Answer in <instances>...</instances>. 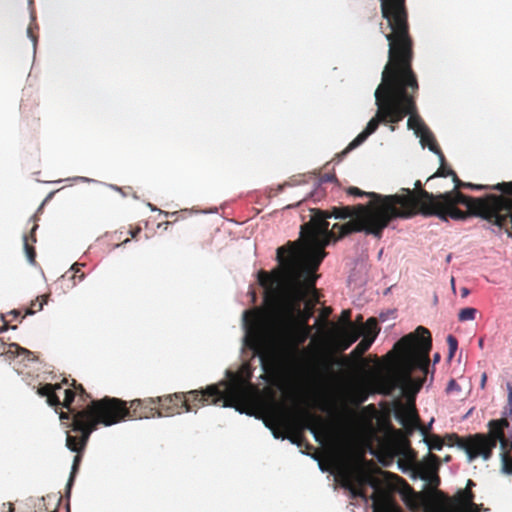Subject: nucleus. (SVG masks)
Segmentation results:
<instances>
[{"instance_id": "1", "label": "nucleus", "mask_w": 512, "mask_h": 512, "mask_svg": "<svg viewBox=\"0 0 512 512\" xmlns=\"http://www.w3.org/2000/svg\"><path fill=\"white\" fill-rule=\"evenodd\" d=\"M390 32L388 61L382 71V81L375 91L377 111L366 128L337 156L342 159L373 134L380 123L396 124L409 115L407 126L419 133L427 126L417 114L416 95L419 90L417 75L412 68L414 42L408 21H386Z\"/></svg>"}, {"instance_id": "2", "label": "nucleus", "mask_w": 512, "mask_h": 512, "mask_svg": "<svg viewBox=\"0 0 512 512\" xmlns=\"http://www.w3.org/2000/svg\"><path fill=\"white\" fill-rule=\"evenodd\" d=\"M276 261L278 265L270 272H258L265 303L274 306L282 301L287 319L306 325L320 301L315 284L322 256L305 254L299 242H287L277 248Z\"/></svg>"}, {"instance_id": "3", "label": "nucleus", "mask_w": 512, "mask_h": 512, "mask_svg": "<svg viewBox=\"0 0 512 512\" xmlns=\"http://www.w3.org/2000/svg\"><path fill=\"white\" fill-rule=\"evenodd\" d=\"M367 204L332 207L331 210L311 209L309 222L301 226L299 242L303 253L313 257L326 256L325 247L347 235L364 232L381 238L390 219L385 207L394 198L372 193Z\"/></svg>"}, {"instance_id": "4", "label": "nucleus", "mask_w": 512, "mask_h": 512, "mask_svg": "<svg viewBox=\"0 0 512 512\" xmlns=\"http://www.w3.org/2000/svg\"><path fill=\"white\" fill-rule=\"evenodd\" d=\"M432 348V338L429 330L418 326L398 340L385 359L393 362V367L386 372H373L367 381L371 391L383 395H391L397 388L414 401L416 394L426 381Z\"/></svg>"}, {"instance_id": "5", "label": "nucleus", "mask_w": 512, "mask_h": 512, "mask_svg": "<svg viewBox=\"0 0 512 512\" xmlns=\"http://www.w3.org/2000/svg\"><path fill=\"white\" fill-rule=\"evenodd\" d=\"M402 191L401 194L383 195L395 198L385 204L390 222L417 214L437 216L443 221L449 218L464 220L469 215H475L489 221V195L473 198L457 191L433 194L422 188L420 180L415 182L414 190L403 188Z\"/></svg>"}, {"instance_id": "6", "label": "nucleus", "mask_w": 512, "mask_h": 512, "mask_svg": "<svg viewBox=\"0 0 512 512\" xmlns=\"http://www.w3.org/2000/svg\"><path fill=\"white\" fill-rule=\"evenodd\" d=\"M127 402L115 397L105 396L91 402L79 412L74 414L71 430L79 435L67 434L66 446L70 450H77L87 445L91 433L99 425L111 426L128 419Z\"/></svg>"}, {"instance_id": "7", "label": "nucleus", "mask_w": 512, "mask_h": 512, "mask_svg": "<svg viewBox=\"0 0 512 512\" xmlns=\"http://www.w3.org/2000/svg\"><path fill=\"white\" fill-rule=\"evenodd\" d=\"M488 433H475L466 437H461L456 433H449L443 437L444 444L452 447L457 446L462 449L468 460L471 462L481 457L483 460H489L492 457L493 449L497 443L501 447L502 469L507 474H512V457L507 453L510 441L505 438V429L509 427V421L506 418L493 419L488 422Z\"/></svg>"}, {"instance_id": "8", "label": "nucleus", "mask_w": 512, "mask_h": 512, "mask_svg": "<svg viewBox=\"0 0 512 512\" xmlns=\"http://www.w3.org/2000/svg\"><path fill=\"white\" fill-rule=\"evenodd\" d=\"M274 424L279 429H273L275 438H288L292 443L301 445L303 432L309 430L316 441H322V435L318 427L322 424V418L311 411L307 399L302 393L294 395L292 410L282 409L272 415Z\"/></svg>"}, {"instance_id": "9", "label": "nucleus", "mask_w": 512, "mask_h": 512, "mask_svg": "<svg viewBox=\"0 0 512 512\" xmlns=\"http://www.w3.org/2000/svg\"><path fill=\"white\" fill-rule=\"evenodd\" d=\"M220 385L226 387L225 383L208 385L205 389H195L184 392L186 412H196L200 407L208 404H220L223 407H234L243 412L242 405L246 404L250 397L253 385L246 381L233 383L227 391L222 390Z\"/></svg>"}, {"instance_id": "10", "label": "nucleus", "mask_w": 512, "mask_h": 512, "mask_svg": "<svg viewBox=\"0 0 512 512\" xmlns=\"http://www.w3.org/2000/svg\"><path fill=\"white\" fill-rule=\"evenodd\" d=\"M244 316L245 318L250 316V319H245L250 347L259 356L263 366L272 364L275 360V355L273 350L263 340L264 318L262 312L258 310L245 311Z\"/></svg>"}, {"instance_id": "11", "label": "nucleus", "mask_w": 512, "mask_h": 512, "mask_svg": "<svg viewBox=\"0 0 512 512\" xmlns=\"http://www.w3.org/2000/svg\"><path fill=\"white\" fill-rule=\"evenodd\" d=\"M338 476L341 478L342 486L349 490L352 498H361L365 502L368 501V496L364 486L368 485L371 488H377L379 482L383 480L361 468L345 466L340 467Z\"/></svg>"}, {"instance_id": "12", "label": "nucleus", "mask_w": 512, "mask_h": 512, "mask_svg": "<svg viewBox=\"0 0 512 512\" xmlns=\"http://www.w3.org/2000/svg\"><path fill=\"white\" fill-rule=\"evenodd\" d=\"M489 222L512 236V197L489 194Z\"/></svg>"}, {"instance_id": "13", "label": "nucleus", "mask_w": 512, "mask_h": 512, "mask_svg": "<svg viewBox=\"0 0 512 512\" xmlns=\"http://www.w3.org/2000/svg\"><path fill=\"white\" fill-rule=\"evenodd\" d=\"M373 490L372 495L368 496V500H372V512H401L393 500L389 483L382 480Z\"/></svg>"}, {"instance_id": "14", "label": "nucleus", "mask_w": 512, "mask_h": 512, "mask_svg": "<svg viewBox=\"0 0 512 512\" xmlns=\"http://www.w3.org/2000/svg\"><path fill=\"white\" fill-rule=\"evenodd\" d=\"M473 491L460 489L448 501V507L443 512H481V506L474 502Z\"/></svg>"}, {"instance_id": "15", "label": "nucleus", "mask_w": 512, "mask_h": 512, "mask_svg": "<svg viewBox=\"0 0 512 512\" xmlns=\"http://www.w3.org/2000/svg\"><path fill=\"white\" fill-rule=\"evenodd\" d=\"M155 400L159 417L180 414L186 403L184 392L159 396Z\"/></svg>"}, {"instance_id": "16", "label": "nucleus", "mask_w": 512, "mask_h": 512, "mask_svg": "<svg viewBox=\"0 0 512 512\" xmlns=\"http://www.w3.org/2000/svg\"><path fill=\"white\" fill-rule=\"evenodd\" d=\"M155 398L134 399L127 406L128 419H143L158 416Z\"/></svg>"}, {"instance_id": "17", "label": "nucleus", "mask_w": 512, "mask_h": 512, "mask_svg": "<svg viewBox=\"0 0 512 512\" xmlns=\"http://www.w3.org/2000/svg\"><path fill=\"white\" fill-rule=\"evenodd\" d=\"M380 8L386 21H408L406 0H380Z\"/></svg>"}, {"instance_id": "18", "label": "nucleus", "mask_w": 512, "mask_h": 512, "mask_svg": "<svg viewBox=\"0 0 512 512\" xmlns=\"http://www.w3.org/2000/svg\"><path fill=\"white\" fill-rule=\"evenodd\" d=\"M311 326L307 323L303 325L297 320L288 319V323L285 326L284 333L287 340L293 345L297 346L304 343L311 333Z\"/></svg>"}, {"instance_id": "19", "label": "nucleus", "mask_w": 512, "mask_h": 512, "mask_svg": "<svg viewBox=\"0 0 512 512\" xmlns=\"http://www.w3.org/2000/svg\"><path fill=\"white\" fill-rule=\"evenodd\" d=\"M397 420L409 431L420 428V418L417 413L414 401L408 405H402L395 414Z\"/></svg>"}, {"instance_id": "20", "label": "nucleus", "mask_w": 512, "mask_h": 512, "mask_svg": "<svg viewBox=\"0 0 512 512\" xmlns=\"http://www.w3.org/2000/svg\"><path fill=\"white\" fill-rule=\"evenodd\" d=\"M361 336V330L358 328L343 327L338 335L337 345L340 351L347 350Z\"/></svg>"}, {"instance_id": "21", "label": "nucleus", "mask_w": 512, "mask_h": 512, "mask_svg": "<svg viewBox=\"0 0 512 512\" xmlns=\"http://www.w3.org/2000/svg\"><path fill=\"white\" fill-rule=\"evenodd\" d=\"M60 389L61 384L47 383L39 387L37 393L42 397H46L49 406L54 407L55 411L58 412V408H61L62 401H60L56 392Z\"/></svg>"}, {"instance_id": "22", "label": "nucleus", "mask_w": 512, "mask_h": 512, "mask_svg": "<svg viewBox=\"0 0 512 512\" xmlns=\"http://www.w3.org/2000/svg\"><path fill=\"white\" fill-rule=\"evenodd\" d=\"M76 397V391L73 390V388H68L65 390V397L64 400L61 403V409L66 408L68 411H60L59 412V418L61 420H70L72 419L71 423L74 419V414L79 412L80 410H76L75 408H72V403L74 402Z\"/></svg>"}, {"instance_id": "23", "label": "nucleus", "mask_w": 512, "mask_h": 512, "mask_svg": "<svg viewBox=\"0 0 512 512\" xmlns=\"http://www.w3.org/2000/svg\"><path fill=\"white\" fill-rule=\"evenodd\" d=\"M417 136L420 137V142L422 146H427L430 151L439 156L440 160H444V154L439 148L433 133L429 130L428 127L417 133Z\"/></svg>"}, {"instance_id": "24", "label": "nucleus", "mask_w": 512, "mask_h": 512, "mask_svg": "<svg viewBox=\"0 0 512 512\" xmlns=\"http://www.w3.org/2000/svg\"><path fill=\"white\" fill-rule=\"evenodd\" d=\"M37 228H38V224L34 223L32 229H31L30 235L29 236L25 235L23 238L24 250H25L26 256H27L29 262L32 264L35 263L36 251H35L34 246L29 243V240H31L32 243L36 242L35 231L37 230Z\"/></svg>"}, {"instance_id": "25", "label": "nucleus", "mask_w": 512, "mask_h": 512, "mask_svg": "<svg viewBox=\"0 0 512 512\" xmlns=\"http://www.w3.org/2000/svg\"><path fill=\"white\" fill-rule=\"evenodd\" d=\"M358 327L361 330V335H363L364 338L373 339V342L380 331L378 322L374 317L369 318L364 325Z\"/></svg>"}, {"instance_id": "26", "label": "nucleus", "mask_w": 512, "mask_h": 512, "mask_svg": "<svg viewBox=\"0 0 512 512\" xmlns=\"http://www.w3.org/2000/svg\"><path fill=\"white\" fill-rule=\"evenodd\" d=\"M470 189L475 190H498L502 192L503 194H506L508 196H512V182H502L498 183L496 185H481V184H473L472 187H469Z\"/></svg>"}, {"instance_id": "27", "label": "nucleus", "mask_w": 512, "mask_h": 512, "mask_svg": "<svg viewBox=\"0 0 512 512\" xmlns=\"http://www.w3.org/2000/svg\"><path fill=\"white\" fill-rule=\"evenodd\" d=\"M372 344L373 339L363 337V339L351 351L350 357L355 360H361L362 356L369 350Z\"/></svg>"}, {"instance_id": "28", "label": "nucleus", "mask_w": 512, "mask_h": 512, "mask_svg": "<svg viewBox=\"0 0 512 512\" xmlns=\"http://www.w3.org/2000/svg\"><path fill=\"white\" fill-rule=\"evenodd\" d=\"M85 447H86V445H83V446H81V448H77V450H72L73 452H76L77 454L74 456V459H73L72 469H71L70 477H69V480L67 483L68 490H70V488L74 482V478L78 472V469H79V466H80V463L82 460V452L85 449Z\"/></svg>"}, {"instance_id": "29", "label": "nucleus", "mask_w": 512, "mask_h": 512, "mask_svg": "<svg viewBox=\"0 0 512 512\" xmlns=\"http://www.w3.org/2000/svg\"><path fill=\"white\" fill-rule=\"evenodd\" d=\"M48 295H42L37 297L34 301L31 302L30 306L25 310L26 315H33L38 311H41L43 309L44 304L47 303Z\"/></svg>"}, {"instance_id": "30", "label": "nucleus", "mask_w": 512, "mask_h": 512, "mask_svg": "<svg viewBox=\"0 0 512 512\" xmlns=\"http://www.w3.org/2000/svg\"><path fill=\"white\" fill-rule=\"evenodd\" d=\"M424 440L430 450H441L444 446L443 438L437 434L427 435Z\"/></svg>"}, {"instance_id": "31", "label": "nucleus", "mask_w": 512, "mask_h": 512, "mask_svg": "<svg viewBox=\"0 0 512 512\" xmlns=\"http://www.w3.org/2000/svg\"><path fill=\"white\" fill-rule=\"evenodd\" d=\"M71 387L74 391H76V395L79 396V399L82 403H86L87 401H91V395L85 390L82 384L77 383L75 379L71 380Z\"/></svg>"}, {"instance_id": "32", "label": "nucleus", "mask_w": 512, "mask_h": 512, "mask_svg": "<svg viewBox=\"0 0 512 512\" xmlns=\"http://www.w3.org/2000/svg\"><path fill=\"white\" fill-rule=\"evenodd\" d=\"M477 312V309L472 307L463 308L459 311L458 319L461 322L472 321L475 319Z\"/></svg>"}, {"instance_id": "33", "label": "nucleus", "mask_w": 512, "mask_h": 512, "mask_svg": "<svg viewBox=\"0 0 512 512\" xmlns=\"http://www.w3.org/2000/svg\"><path fill=\"white\" fill-rule=\"evenodd\" d=\"M441 162V165L440 167L438 168L437 172L432 175L431 177L428 178V181L433 178V177H447V176H451L452 178L454 177V175L456 174L450 167H448L445 163V159L442 161L440 160Z\"/></svg>"}, {"instance_id": "34", "label": "nucleus", "mask_w": 512, "mask_h": 512, "mask_svg": "<svg viewBox=\"0 0 512 512\" xmlns=\"http://www.w3.org/2000/svg\"><path fill=\"white\" fill-rule=\"evenodd\" d=\"M339 320L344 324V327L352 326L353 328H358V326L351 321V310L349 309L342 311Z\"/></svg>"}, {"instance_id": "35", "label": "nucleus", "mask_w": 512, "mask_h": 512, "mask_svg": "<svg viewBox=\"0 0 512 512\" xmlns=\"http://www.w3.org/2000/svg\"><path fill=\"white\" fill-rule=\"evenodd\" d=\"M447 344L449 349L448 358L452 359L455 355V352L457 351L458 341L453 335H448Z\"/></svg>"}, {"instance_id": "36", "label": "nucleus", "mask_w": 512, "mask_h": 512, "mask_svg": "<svg viewBox=\"0 0 512 512\" xmlns=\"http://www.w3.org/2000/svg\"><path fill=\"white\" fill-rule=\"evenodd\" d=\"M82 266H83L82 264L76 263L71 267V272H72L71 278L73 280L78 279V281L80 282L84 279L85 275L83 272H81ZM74 284H76V281H74Z\"/></svg>"}, {"instance_id": "37", "label": "nucleus", "mask_w": 512, "mask_h": 512, "mask_svg": "<svg viewBox=\"0 0 512 512\" xmlns=\"http://www.w3.org/2000/svg\"><path fill=\"white\" fill-rule=\"evenodd\" d=\"M453 182H454V189L452 191H457V192H460L459 190L461 188H469V187H472V183H469V182H463L459 179V177L457 176V174L454 175L453 177Z\"/></svg>"}, {"instance_id": "38", "label": "nucleus", "mask_w": 512, "mask_h": 512, "mask_svg": "<svg viewBox=\"0 0 512 512\" xmlns=\"http://www.w3.org/2000/svg\"><path fill=\"white\" fill-rule=\"evenodd\" d=\"M373 192H365V191H362L361 189L357 188V187H349L347 189V194L349 195H352V196H358V197H363V196H366L369 198V195L368 194H372Z\"/></svg>"}, {"instance_id": "39", "label": "nucleus", "mask_w": 512, "mask_h": 512, "mask_svg": "<svg viewBox=\"0 0 512 512\" xmlns=\"http://www.w3.org/2000/svg\"><path fill=\"white\" fill-rule=\"evenodd\" d=\"M379 472L384 476L385 480L396 479V480H399V481H402V482L406 483L401 477H399L396 474H393V473H390V472H387V471H381V470H379Z\"/></svg>"}, {"instance_id": "40", "label": "nucleus", "mask_w": 512, "mask_h": 512, "mask_svg": "<svg viewBox=\"0 0 512 512\" xmlns=\"http://www.w3.org/2000/svg\"><path fill=\"white\" fill-rule=\"evenodd\" d=\"M16 351L18 354L20 353H29V351L25 348H22L20 347L18 344L16 343H12L9 345V352H13V351Z\"/></svg>"}, {"instance_id": "41", "label": "nucleus", "mask_w": 512, "mask_h": 512, "mask_svg": "<svg viewBox=\"0 0 512 512\" xmlns=\"http://www.w3.org/2000/svg\"><path fill=\"white\" fill-rule=\"evenodd\" d=\"M322 183L324 182H333V181H337L336 179V176L334 174H325L321 177V180H320Z\"/></svg>"}, {"instance_id": "42", "label": "nucleus", "mask_w": 512, "mask_h": 512, "mask_svg": "<svg viewBox=\"0 0 512 512\" xmlns=\"http://www.w3.org/2000/svg\"><path fill=\"white\" fill-rule=\"evenodd\" d=\"M475 486H476V483L472 479H469L466 483V487L464 488V490L472 491V488Z\"/></svg>"}, {"instance_id": "43", "label": "nucleus", "mask_w": 512, "mask_h": 512, "mask_svg": "<svg viewBox=\"0 0 512 512\" xmlns=\"http://www.w3.org/2000/svg\"><path fill=\"white\" fill-rule=\"evenodd\" d=\"M505 438H506L508 441H510V443H511V445H508V447H507V450H506V451H507L508 455H509L510 457H512V455H511V453H512V434H511L509 437H507V436L505 435Z\"/></svg>"}, {"instance_id": "44", "label": "nucleus", "mask_w": 512, "mask_h": 512, "mask_svg": "<svg viewBox=\"0 0 512 512\" xmlns=\"http://www.w3.org/2000/svg\"><path fill=\"white\" fill-rule=\"evenodd\" d=\"M3 508H7V512H14V505L11 502L3 503Z\"/></svg>"}, {"instance_id": "45", "label": "nucleus", "mask_w": 512, "mask_h": 512, "mask_svg": "<svg viewBox=\"0 0 512 512\" xmlns=\"http://www.w3.org/2000/svg\"><path fill=\"white\" fill-rule=\"evenodd\" d=\"M141 232L140 227H136L135 229L130 230V235L132 238H136V236Z\"/></svg>"}, {"instance_id": "46", "label": "nucleus", "mask_w": 512, "mask_h": 512, "mask_svg": "<svg viewBox=\"0 0 512 512\" xmlns=\"http://www.w3.org/2000/svg\"><path fill=\"white\" fill-rule=\"evenodd\" d=\"M460 292L463 298H466L470 294V290L467 287H462Z\"/></svg>"}, {"instance_id": "47", "label": "nucleus", "mask_w": 512, "mask_h": 512, "mask_svg": "<svg viewBox=\"0 0 512 512\" xmlns=\"http://www.w3.org/2000/svg\"><path fill=\"white\" fill-rule=\"evenodd\" d=\"M332 312V309L330 307H325L322 312V316L324 318L328 317L330 313Z\"/></svg>"}, {"instance_id": "48", "label": "nucleus", "mask_w": 512, "mask_h": 512, "mask_svg": "<svg viewBox=\"0 0 512 512\" xmlns=\"http://www.w3.org/2000/svg\"><path fill=\"white\" fill-rule=\"evenodd\" d=\"M332 364H333V362H331V361H329V363H325V364H324V370H325L326 372H331V371H332V369H333V368H332Z\"/></svg>"}, {"instance_id": "49", "label": "nucleus", "mask_w": 512, "mask_h": 512, "mask_svg": "<svg viewBox=\"0 0 512 512\" xmlns=\"http://www.w3.org/2000/svg\"><path fill=\"white\" fill-rule=\"evenodd\" d=\"M9 314L13 315L14 318H17L18 316H20L21 311L15 309V310H12Z\"/></svg>"}, {"instance_id": "50", "label": "nucleus", "mask_w": 512, "mask_h": 512, "mask_svg": "<svg viewBox=\"0 0 512 512\" xmlns=\"http://www.w3.org/2000/svg\"><path fill=\"white\" fill-rule=\"evenodd\" d=\"M60 384H61V386L62 385L71 386V381H69L67 378H63Z\"/></svg>"}, {"instance_id": "51", "label": "nucleus", "mask_w": 512, "mask_h": 512, "mask_svg": "<svg viewBox=\"0 0 512 512\" xmlns=\"http://www.w3.org/2000/svg\"><path fill=\"white\" fill-rule=\"evenodd\" d=\"M2 320L4 321L3 327L0 329V332L5 331L8 329L7 322L4 319V316H2Z\"/></svg>"}, {"instance_id": "52", "label": "nucleus", "mask_w": 512, "mask_h": 512, "mask_svg": "<svg viewBox=\"0 0 512 512\" xmlns=\"http://www.w3.org/2000/svg\"><path fill=\"white\" fill-rule=\"evenodd\" d=\"M486 380H487V376H486V374L484 373V374L482 375V379H481V386H482V387H484V386H485Z\"/></svg>"}, {"instance_id": "53", "label": "nucleus", "mask_w": 512, "mask_h": 512, "mask_svg": "<svg viewBox=\"0 0 512 512\" xmlns=\"http://www.w3.org/2000/svg\"><path fill=\"white\" fill-rule=\"evenodd\" d=\"M430 458L431 460L435 461V462H438L439 461V457L435 454H430Z\"/></svg>"}, {"instance_id": "54", "label": "nucleus", "mask_w": 512, "mask_h": 512, "mask_svg": "<svg viewBox=\"0 0 512 512\" xmlns=\"http://www.w3.org/2000/svg\"><path fill=\"white\" fill-rule=\"evenodd\" d=\"M439 360H440V355H439L438 353H436V354L434 355V362L436 363V362H438Z\"/></svg>"}, {"instance_id": "55", "label": "nucleus", "mask_w": 512, "mask_h": 512, "mask_svg": "<svg viewBox=\"0 0 512 512\" xmlns=\"http://www.w3.org/2000/svg\"><path fill=\"white\" fill-rule=\"evenodd\" d=\"M425 512H437L436 509L432 508V507H428L425 509Z\"/></svg>"}, {"instance_id": "56", "label": "nucleus", "mask_w": 512, "mask_h": 512, "mask_svg": "<svg viewBox=\"0 0 512 512\" xmlns=\"http://www.w3.org/2000/svg\"><path fill=\"white\" fill-rule=\"evenodd\" d=\"M454 283H455V279L452 277L451 278V285H452L453 291H455V284Z\"/></svg>"}, {"instance_id": "57", "label": "nucleus", "mask_w": 512, "mask_h": 512, "mask_svg": "<svg viewBox=\"0 0 512 512\" xmlns=\"http://www.w3.org/2000/svg\"><path fill=\"white\" fill-rule=\"evenodd\" d=\"M344 362H347V358L342 359L341 361H335L337 364H343Z\"/></svg>"}, {"instance_id": "58", "label": "nucleus", "mask_w": 512, "mask_h": 512, "mask_svg": "<svg viewBox=\"0 0 512 512\" xmlns=\"http://www.w3.org/2000/svg\"><path fill=\"white\" fill-rule=\"evenodd\" d=\"M455 384V380H451L448 386V389L453 388V385Z\"/></svg>"}, {"instance_id": "59", "label": "nucleus", "mask_w": 512, "mask_h": 512, "mask_svg": "<svg viewBox=\"0 0 512 512\" xmlns=\"http://www.w3.org/2000/svg\"><path fill=\"white\" fill-rule=\"evenodd\" d=\"M479 346L482 348L483 347V339H480L479 340Z\"/></svg>"}, {"instance_id": "60", "label": "nucleus", "mask_w": 512, "mask_h": 512, "mask_svg": "<svg viewBox=\"0 0 512 512\" xmlns=\"http://www.w3.org/2000/svg\"><path fill=\"white\" fill-rule=\"evenodd\" d=\"M509 390H510V399H512V388L510 385H509Z\"/></svg>"}, {"instance_id": "61", "label": "nucleus", "mask_w": 512, "mask_h": 512, "mask_svg": "<svg viewBox=\"0 0 512 512\" xmlns=\"http://www.w3.org/2000/svg\"><path fill=\"white\" fill-rule=\"evenodd\" d=\"M450 459H451V457H450V456H446L444 460H445L446 462H448V461H450Z\"/></svg>"}, {"instance_id": "62", "label": "nucleus", "mask_w": 512, "mask_h": 512, "mask_svg": "<svg viewBox=\"0 0 512 512\" xmlns=\"http://www.w3.org/2000/svg\"><path fill=\"white\" fill-rule=\"evenodd\" d=\"M390 130H391V131H394V130H395V126L391 125V126H390Z\"/></svg>"}, {"instance_id": "63", "label": "nucleus", "mask_w": 512, "mask_h": 512, "mask_svg": "<svg viewBox=\"0 0 512 512\" xmlns=\"http://www.w3.org/2000/svg\"><path fill=\"white\" fill-rule=\"evenodd\" d=\"M357 321H359V322L362 321V316L361 315H359V317L357 318Z\"/></svg>"}, {"instance_id": "64", "label": "nucleus", "mask_w": 512, "mask_h": 512, "mask_svg": "<svg viewBox=\"0 0 512 512\" xmlns=\"http://www.w3.org/2000/svg\"><path fill=\"white\" fill-rule=\"evenodd\" d=\"M421 430L423 434H426L425 428H422Z\"/></svg>"}]
</instances>
